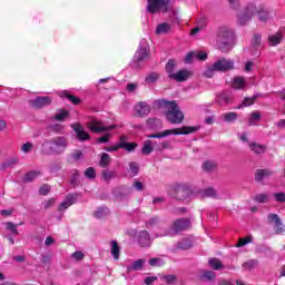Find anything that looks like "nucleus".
I'll use <instances>...</instances> for the list:
<instances>
[{"mask_svg":"<svg viewBox=\"0 0 285 285\" xmlns=\"http://www.w3.org/2000/svg\"><path fill=\"white\" fill-rule=\"evenodd\" d=\"M88 126L91 132H108L109 130H115V128H118L117 125L106 126L104 121L96 118L91 119L88 122Z\"/></svg>","mask_w":285,"mask_h":285,"instance_id":"nucleus-7","label":"nucleus"},{"mask_svg":"<svg viewBox=\"0 0 285 285\" xmlns=\"http://www.w3.org/2000/svg\"><path fill=\"white\" fill-rule=\"evenodd\" d=\"M156 106L165 112L169 124H179V109H177V102L159 99L156 100Z\"/></svg>","mask_w":285,"mask_h":285,"instance_id":"nucleus-2","label":"nucleus"},{"mask_svg":"<svg viewBox=\"0 0 285 285\" xmlns=\"http://www.w3.org/2000/svg\"><path fill=\"white\" fill-rule=\"evenodd\" d=\"M193 59H196L195 51H189L185 57V63H193Z\"/></svg>","mask_w":285,"mask_h":285,"instance_id":"nucleus-64","label":"nucleus"},{"mask_svg":"<svg viewBox=\"0 0 285 285\" xmlns=\"http://www.w3.org/2000/svg\"><path fill=\"white\" fill-rule=\"evenodd\" d=\"M195 57L198 61H206V59H208V53L205 51H195Z\"/></svg>","mask_w":285,"mask_h":285,"instance_id":"nucleus-61","label":"nucleus"},{"mask_svg":"<svg viewBox=\"0 0 285 285\" xmlns=\"http://www.w3.org/2000/svg\"><path fill=\"white\" fill-rule=\"evenodd\" d=\"M159 77L160 75L158 72H150L146 76L145 82L148 85L157 83V81H159Z\"/></svg>","mask_w":285,"mask_h":285,"instance_id":"nucleus-37","label":"nucleus"},{"mask_svg":"<svg viewBox=\"0 0 285 285\" xmlns=\"http://www.w3.org/2000/svg\"><path fill=\"white\" fill-rule=\"evenodd\" d=\"M165 70L167 72L169 81H179V67L177 60L170 59L166 63Z\"/></svg>","mask_w":285,"mask_h":285,"instance_id":"nucleus-8","label":"nucleus"},{"mask_svg":"<svg viewBox=\"0 0 285 285\" xmlns=\"http://www.w3.org/2000/svg\"><path fill=\"white\" fill-rule=\"evenodd\" d=\"M135 112L138 117H147V115H150V105H148V102L140 101L135 106Z\"/></svg>","mask_w":285,"mask_h":285,"instance_id":"nucleus-13","label":"nucleus"},{"mask_svg":"<svg viewBox=\"0 0 285 285\" xmlns=\"http://www.w3.org/2000/svg\"><path fill=\"white\" fill-rule=\"evenodd\" d=\"M252 242H253V236H246L243 238H238L236 248H242V247L246 246V244H250Z\"/></svg>","mask_w":285,"mask_h":285,"instance_id":"nucleus-45","label":"nucleus"},{"mask_svg":"<svg viewBox=\"0 0 285 285\" xmlns=\"http://www.w3.org/2000/svg\"><path fill=\"white\" fill-rule=\"evenodd\" d=\"M116 175L117 174L112 170L105 169L102 171V178L105 179V181H110V179H114Z\"/></svg>","mask_w":285,"mask_h":285,"instance_id":"nucleus-51","label":"nucleus"},{"mask_svg":"<svg viewBox=\"0 0 285 285\" xmlns=\"http://www.w3.org/2000/svg\"><path fill=\"white\" fill-rule=\"evenodd\" d=\"M215 72H217V69H215V65H213L205 70L204 77L213 79V77H215Z\"/></svg>","mask_w":285,"mask_h":285,"instance_id":"nucleus-50","label":"nucleus"},{"mask_svg":"<svg viewBox=\"0 0 285 285\" xmlns=\"http://www.w3.org/2000/svg\"><path fill=\"white\" fill-rule=\"evenodd\" d=\"M282 39H284V35H282V32H276L268 37L271 46H279V43H282Z\"/></svg>","mask_w":285,"mask_h":285,"instance_id":"nucleus-30","label":"nucleus"},{"mask_svg":"<svg viewBox=\"0 0 285 285\" xmlns=\"http://www.w3.org/2000/svg\"><path fill=\"white\" fill-rule=\"evenodd\" d=\"M213 65L217 72H228V70H233V68H235V61L226 58H220Z\"/></svg>","mask_w":285,"mask_h":285,"instance_id":"nucleus-9","label":"nucleus"},{"mask_svg":"<svg viewBox=\"0 0 285 285\" xmlns=\"http://www.w3.org/2000/svg\"><path fill=\"white\" fill-rule=\"evenodd\" d=\"M218 165L215 160H205L202 165L203 173H208L209 175L216 173Z\"/></svg>","mask_w":285,"mask_h":285,"instance_id":"nucleus-18","label":"nucleus"},{"mask_svg":"<svg viewBox=\"0 0 285 285\" xmlns=\"http://www.w3.org/2000/svg\"><path fill=\"white\" fill-rule=\"evenodd\" d=\"M267 222H269V224H274L276 235H282V233H285V225L282 223V219L277 214H269L267 216Z\"/></svg>","mask_w":285,"mask_h":285,"instance_id":"nucleus-10","label":"nucleus"},{"mask_svg":"<svg viewBox=\"0 0 285 285\" xmlns=\"http://www.w3.org/2000/svg\"><path fill=\"white\" fill-rule=\"evenodd\" d=\"M108 164H110V155H108L107 153H104L100 158V166L102 168H106Z\"/></svg>","mask_w":285,"mask_h":285,"instance_id":"nucleus-52","label":"nucleus"},{"mask_svg":"<svg viewBox=\"0 0 285 285\" xmlns=\"http://www.w3.org/2000/svg\"><path fill=\"white\" fill-rule=\"evenodd\" d=\"M127 173L129 177H137L139 175V164L135 161L130 163Z\"/></svg>","mask_w":285,"mask_h":285,"instance_id":"nucleus-32","label":"nucleus"},{"mask_svg":"<svg viewBox=\"0 0 285 285\" xmlns=\"http://www.w3.org/2000/svg\"><path fill=\"white\" fill-rule=\"evenodd\" d=\"M155 148L153 147L151 140H146L142 145L141 153L142 155H150Z\"/></svg>","mask_w":285,"mask_h":285,"instance_id":"nucleus-43","label":"nucleus"},{"mask_svg":"<svg viewBox=\"0 0 285 285\" xmlns=\"http://www.w3.org/2000/svg\"><path fill=\"white\" fill-rule=\"evenodd\" d=\"M35 148V145L32 142H26L20 147L21 153H24L28 155L32 149Z\"/></svg>","mask_w":285,"mask_h":285,"instance_id":"nucleus-56","label":"nucleus"},{"mask_svg":"<svg viewBox=\"0 0 285 285\" xmlns=\"http://www.w3.org/2000/svg\"><path fill=\"white\" fill-rule=\"evenodd\" d=\"M110 137H112V134L106 132L104 136L97 139V144H108V141H110Z\"/></svg>","mask_w":285,"mask_h":285,"instance_id":"nucleus-57","label":"nucleus"},{"mask_svg":"<svg viewBox=\"0 0 285 285\" xmlns=\"http://www.w3.org/2000/svg\"><path fill=\"white\" fill-rule=\"evenodd\" d=\"M193 246V236H185L179 243L180 250H188Z\"/></svg>","mask_w":285,"mask_h":285,"instance_id":"nucleus-29","label":"nucleus"},{"mask_svg":"<svg viewBox=\"0 0 285 285\" xmlns=\"http://www.w3.org/2000/svg\"><path fill=\"white\" fill-rule=\"evenodd\" d=\"M257 8H262V12H256V14H258V19L259 21L266 22L268 19H271V11H268V9H266V7L264 6H259Z\"/></svg>","mask_w":285,"mask_h":285,"instance_id":"nucleus-33","label":"nucleus"},{"mask_svg":"<svg viewBox=\"0 0 285 285\" xmlns=\"http://www.w3.org/2000/svg\"><path fill=\"white\" fill-rule=\"evenodd\" d=\"M199 130V127L183 126L179 128V135H193Z\"/></svg>","mask_w":285,"mask_h":285,"instance_id":"nucleus-34","label":"nucleus"},{"mask_svg":"<svg viewBox=\"0 0 285 285\" xmlns=\"http://www.w3.org/2000/svg\"><path fill=\"white\" fill-rule=\"evenodd\" d=\"M208 264L214 271H223L224 268V264H222V261H219V258H212L208 261Z\"/></svg>","mask_w":285,"mask_h":285,"instance_id":"nucleus-36","label":"nucleus"},{"mask_svg":"<svg viewBox=\"0 0 285 285\" xmlns=\"http://www.w3.org/2000/svg\"><path fill=\"white\" fill-rule=\"evenodd\" d=\"M110 245H111V255H112L114 259H116V261L119 259V255H121L119 244H117V240H111Z\"/></svg>","mask_w":285,"mask_h":285,"instance_id":"nucleus-35","label":"nucleus"},{"mask_svg":"<svg viewBox=\"0 0 285 285\" xmlns=\"http://www.w3.org/2000/svg\"><path fill=\"white\" fill-rule=\"evenodd\" d=\"M6 229L11 233V235H19V232L17 230V225L12 223H4Z\"/></svg>","mask_w":285,"mask_h":285,"instance_id":"nucleus-54","label":"nucleus"},{"mask_svg":"<svg viewBox=\"0 0 285 285\" xmlns=\"http://www.w3.org/2000/svg\"><path fill=\"white\" fill-rule=\"evenodd\" d=\"M199 277H200L202 282H214V279H216L217 275L213 271L202 269Z\"/></svg>","mask_w":285,"mask_h":285,"instance_id":"nucleus-23","label":"nucleus"},{"mask_svg":"<svg viewBox=\"0 0 285 285\" xmlns=\"http://www.w3.org/2000/svg\"><path fill=\"white\" fill-rule=\"evenodd\" d=\"M173 8V0H147V12L157 14V12H168Z\"/></svg>","mask_w":285,"mask_h":285,"instance_id":"nucleus-4","label":"nucleus"},{"mask_svg":"<svg viewBox=\"0 0 285 285\" xmlns=\"http://www.w3.org/2000/svg\"><path fill=\"white\" fill-rule=\"evenodd\" d=\"M137 242L139 246L146 248V246H150V234L147 230H140L137 233Z\"/></svg>","mask_w":285,"mask_h":285,"instance_id":"nucleus-14","label":"nucleus"},{"mask_svg":"<svg viewBox=\"0 0 285 285\" xmlns=\"http://www.w3.org/2000/svg\"><path fill=\"white\" fill-rule=\"evenodd\" d=\"M39 175H41L40 170H31L24 175L23 179L24 181H35Z\"/></svg>","mask_w":285,"mask_h":285,"instance_id":"nucleus-42","label":"nucleus"},{"mask_svg":"<svg viewBox=\"0 0 285 285\" xmlns=\"http://www.w3.org/2000/svg\"><path fill=\"white\" fill-rule=\"evenodd\" d=\"M257 264H259L257 259H249L243 264V268H245V271H253V268H256Z\"/></svg>","mask_w":285,"mask_h":285,"instance_id":"nucleus-47","label":"nucleus"},{"mask_svg":"<svg viewBox=\"0 0 285 285\" xmlns=\"http://www.w3.org/2000/svg\"><path fill=\"white\" fill-rule=\"evenodd\" d=\"M179 234V219L175 220L173 226L169 227V230H167L165 234L157 235V237H166L167 235L169 237H175V235Z\"/></svg>","mask_w":285,"mask_h":285,"instance_id":"nucleus-21","label":"nucleus"},{"mask_svg":"<svg viewBox=\"0 0 285 285\" xmlns=\"http://www.w3.org/2000/svg\"><path fill=\"white\" fill-rule=\"evenodd\" d=\"M224 117V121H226V124H235V121H237V112L232 111V112H225L223 115Z\"/></svg>","mask_w":285,"mask_h":285,"instance_id":"nucleus-39","label":"nucleus"},{"mask_svg":"<svg viewBox=\"0 0 285 285\" xmlns=\"http://www.w3.org/2000/svg\"><path fill=\"white\" fill-rule=\"evenodd\" d=\"M256 204H268V195L267 194H257L253 198Z\"/></svg>","mask_w":285,"mask_h":285,"instance_id":"nucleus-44","label":"nucleus"},{"mask_svg":"<svg viewBox=\"0 0 285 285\" xmlns=\"http://www.w3.org/2000/svg\"><path fill=\"white\" fill-rule=\"evenodd\" d=\"M159 222H160L159 216H154V217L149 218V220L146 224L149 228H154V226H157V224H159Z\"/></svg>","mask_w":285,"mask_h":285,"instance_id":"nucleus-59","label":"nucleus"},{"mask_svg":"<svg viewBox=\"0 0 285 285\" xmlns=\"http://www.w3.org/2000/svg\"><path fill=\"white\" fill-rule=\"evenodd\" d=\"M166 264V261H164V258H151L149 259V265L150 266H164Z\"/></svg>","mask_w":285,"mask_h":285,"instance_id":"nucleus-53","label":"nucleus"},{"mask_svg":"<svg viewBox=\"0 0 285 285\" xmlns=\"http://www.w3.org/2000/svg\"><path fill=\"white\" fill-rule=\"evenodd\" d=\"M19 156H12L7 160L6 166H16V164H19Z\"/></svg>","mask_w":285,"mask_h":285,"instance_id":"nucleus-62","label":"nucleus"},{"mask_svg":"<svg viewBox=\"0 0 285 285\" xmlns=\"http://www.w3.org/2000/svg\"><path fill=\"white\" fill-rule=\"evenodd\" d=\"M256 101H257V96H254L252 98L245 97L243 99V105L238 106L237 109L242 108V106H245L246 108H248V106H253Z\"/></svg>","mask_w":285,"mask_h":285,"instance_id":"nucleus-46","label":"nucleus"},{"mask_svg":"<svg viewBox=\"0 0 285 285\" xmlns=\"http://www.w3.org/2000/svg\"><path fill=\"white\" fill-rule=\"evenodd\" d=\"M52 102V98L46 97H38L33 100L35 108H43L45 106H50Z\"/></svg>","mask_w":285,"mask_h":285,"instance_id":"nucleus-22","label":"nucleus"},{"mask_svg":"<svg viewBox=\"0 0 285 285\" xmlns=\"http://www.w3.org/2000/svg\"><path fill=\"white\" fill-rule=\"evenodd\" d=\"M248 148L252 153H254V155H264V153L267 150L266 145H262L255 141L249 142Z\"/></svg>","mask_w":285,"mask_h":285,"instance_id":"nucleus-17","label":"nucleus"},{"mask_svg":"<svg viewBox=\"0 0 285 285\" xmlns=\"http://www.w3.org/2000/svg\"><path fill=\"white\" fill-rule=\"evenodd\" d=\"M148 59H150V45L147 39H141L138 50L134 56V61L141 63L142 61H148Z\"/></svg>","mask_w":285,"mask_h":285,"instance_id":"nucleus-6","label":"nucleus"},{"mask_svg":"<svg viewBox=\"0 0 285 285\" xmlns=\"http://www.w3.org/2000/svg\"><path fill=\"white\" fill-rule=\"evenodd\" d=\"M275 202H277L278 204H284L285 203V194L284 191H281V193H275L273 195Z\"/></svg>","mask_w":285,"mask_h":285,"instance_id":"nucleus-58","label":"nucleus"},{"mask_svg":"<svg viewBox=\"0 0 285 285\" xmlns=\"http://www.w3.org/2000/svg\"><path fill=\"white\" fill-rule=\"evenodd\" d=\"M55 117H56L57 121H63V119H66L68 117V111L61 110L58 114H56Z\"/></svg>","mask_w":285,"mask_h":285,"instance_id":"nucleus-63","label":"nucleus"},{"mask_svg":"<svg viewBox=\"0 0 285 285\" xmlns=\"http://www.w3.org/2000/svg\"><path fill=\"white\" fill-rule=\"evenodd\" d=\"M273 175V171L271 169H257L254 174V179L257 183L264 181V179H268Z\"/></svg>","mask_w":285,"mask_h":285,"instance_id":"nucleus-16","label":"nucleus"},{"mask_svg":"<svg viewBox=\"0 0 285 285\" xmlns=\"http://www.w3.org/2000/svg\"><path fill=\"white\" fill-rule=\"evenodd\" d=\"M204 197L217 198V190L213 187H207L203 191Z\"/></svg>","mask_w":285,"mask_h":285,"instance_id":"nucleus-48","label":"nucleus"},{"mask_svg":"<svg viewBox=\"0 0 285 285\" xmlns=\"http://www.w3.org/2000/svg\"><path fill=\"white\" fill-rule=\"evenodd\" d=\"M170 135H179V129H166L159 134L149 135V139H164V137H170Z\"/></svg>","mask_w":285,"mask_h":285,"instance_id":"nucleus-19","label":"nucleus"},{"mask_svg":"<svg viewBox=\"0 0 285 285\" xmlns=\"http://www.w3.org/2000/svg\"><path fill=\"white\" fill-rule=\"evenodd\" d=\"M257 12L262 14V12H264V9L257 8V6L253 3L247 4L244 12L238 16V23L240 26H246V23H248V21H250V19H253V17L257 14Z\"/></svg>","mask_w":285,"mask_h":285,"instance_id":"nucleus-5","label":"nucleus"},{"mask_svg":"<svg viewBox=\"0 0 285 285\" xmlns=\"http://www.w3.org/2000/svg\"><path fill=\"white\" fill-rule=\"evenodd\" d=\"M71 128L76 132V137L77 139H79V141H86L90 139V135L86 130H83L81 124H73L71 125Z\"/></svg>","mask_w":285,"mask_h":285,"instance_id":"nucleus-12","label":"nucleus"},{"mask_svg":"<svg viewBox=\"0 0 285 285\" xmlns=\"http://www.w3.org/2000/svg\"><path fill=\"white\" fill-rule=\"evenodd\" d=\"M75 202H77V195L69 194L65 198V200L60 204V206L58 207V210L60 213L63 210H68V208H70V206H72V204H75Z\"/></svg>","mask_w":285,"mask_h":285,"instance_id":"nucleus-15","label":"nucleus"},{"mask_svg":"<svg viewBox=\"0 0 285 285\" xmlns=\"http://www.w3.org/2000/svg\"><path fill=\"white\" fill-rule=\"evenodd\" d=\"M193 77V71L187 69H180L179 70V81H188Z\"/></svg>","mask_w":285,"mask_h":285,"instance_id":"nucleus-41","label":"nucleus"},{"mask_svg":"<svg viewBox=\"0 0 285 285\" xmlns=\"http://www.w3.org/2000/svg\"><path fill=\"white\" fill-rule=\"evenodd\" d=\"M120 148H124L125 150H127L128 153H132V150H135L137 148V144L135 142H127V144H121Z\"/></svg>","mask_w":285,"mask_h":285,"instance_id":"nucleus-55","label":"nucleus"},{"mask_svg":"<svg viewBox=\"0 0 285 285\" xmlns=\"http://www.w3.org/2000/svg\"><path fill=\"white\" fill-rule=\"evenodd\" d=\"M261 120H262V114L259 111H253L249 115L248 126H255V121H261Z\"/></svg>","mask_w":285,"mask_h":285,"instance_id":"nucleus-40","label":"nucleus"},{"mask_svg":"<svg viewBox=\"0 0 285 285\" xmlns=\"http://www.w3.org/2000/svg\"><path fill=\"white\" fill-rule=\"evenodd\" d=\"M58 95H59V97H61V99L67 98L75 106H77V104L81 102V100L79 98L75 97L73 95H70L67 90L59 91Z\"/></svg>","mask_w":285,"mask_h":285,"instance_id":"nucleus-28","label":"nucleus"},{"mask_svg":"<svg viewBox=\"0 0 285 285\" xmlns=\"http://www.w3.org/2000/svg\"><path fill=\"white\" fill-rule=\"evenodd\" d=\"M85 177H87L88 179H95V177H97V173L95 171V168L92 167L87 168L85 171Z\"/></svg>","mask_w":285,"mask_h":285,"instance_id":"nucleus-60","label":"nucleus"},{"mask_svg":"<svg viewBox=\"0 0 285 285\" xmlns=\"http://www.w3.org/2000/svg\"><path fill=\"white\" fill-rule=\"evenodd\" d=\"M193 228V220L190 217H180L179 218V230H190Z\"/></svg>","mask_w":285,"mask_h":285,"instance_id":"nucleus-26","label":"nucleus"},{"mask_svg":"<svg viewBox=\"0 0 285 285\" xmlns=\"http://www.w3.org/2000/svg\"><path fill=\"white\" fill-rule=\"evenodd\" d=\"M160 281L165 282V284H175V282H177V276H175V275H161Z\"/></svg>","mask_w":285,"mask_h":285,"instance_id":"nucleus-49","label":"nucleus"},{"mask_svg":"<svg viewBox=\"0 0 285 285\" xmlns=\"http://www.w3.org/2000/svg\"><path fill=\"white\" fill-rule=\"evenodd\" d=\"M144 264H146L145 259H137L131 265L127 266V273L141 271L144 268Z\"/></svg>","mask_w":285,"mask_h":285,"instance_id":"nucleus-25","label":"nucleus"},{"mask_svg":"<svg viewBox=\"0 0 285 285\" xmlns=\"http://www.w3.org/2000/svg\"><path fill=\"white\" fill-rule=\"evenodd\" d=\"M110 216V209L106 206H100L94 212V217L96 219H106Z\"/></svg>","mask_w":285,"mask_h":285,"instance_id":"nucleus-20","label":"nucleus"},{"mask_svg":"<svg viewBox=\"0 0 285 285\" xmlns=\"http://www.w3.org/2000/svg\"><path fill=\"white\" fill-rule=\"evenodd\" d=\"M68 148V139L66 137H55L51 140L42 142L43 155H63Z\"/></svg>","mask_w":285,"mask_h":285,"instance_id":"nucleus-1","label":"nucleus"},{"mask_svg":"<svg viewBox=\"0 0 285 285\" xmlns=\"http://www.w3.org/2000/svg\"><path fill=\"white\" fill-rule=\"evenodd\" d=\"M168 195L173 199H177V197L179 196V184L170 185L168 187Z\"/></svg>","mask_w":285,"mask_h":285,"instance_id":"nucleus-38","label":"nucleus"},{"mask_svg":"<svg viewBox=\"0 0 285 285\" xmlns=\"http://www.w3.org/2000/svg\"><path fill=\"white\" fill-rule=\"evenodd\" d=\"M232 99L233 98L230 96L223 92L217 96L216 101H217V104H219V106H228V104H230Z\"/></svg>","mask_w":285,"mask_h":285,"instance_id":"nucleus-31","label":"nucleus"},{"mask_svg":"<svg viewBox=\"0 0 285 285\" xmlns=\"http://www.w3.org/2000/svg\"><path fill=\"white\" fill-rule=\"evenodd\" d=\"M245 87H246V80L244 79V77L238 76L233 79L232 88H234L235 90H242Z\"/></svg>","mask_w":285,"mask_h":285,"instance_id":"nucleus-27","label":"nucleus"},{"mask_svg":"<svg viewBox=\"0 0 285 285\" xmlns=\"http://www.w3.org/2000/svg\"><path fill=\"white\" fill-rule=\"evenodd\" d=\"M193 195H195V186L187 184V183H183L179 186V199L180 202L184 199H188V197H193Z\"/></svg>","mask_w":285,"mask_h":285,"instance_id":"nucleus-11","label":"nucleus"},{"mask_svg":"<svg viewBox=\"0 0 285 285\" xmlns=\"http://www.w3.org/2000/svg\"><path fill=\"white\" fill-rule=\"evenodd\" d=\"M216 41L219 50L228 52L233 48V41H235V31L228 29V27L218 28Z\"/></svg>","mask_w":285,"mask_h":285,"instance_id":"nucleus-3","label":"nucleus"},{"mask_svg":"<svg viewBox=\"0 0 285 285\" xmlns=\"http://www.w3.org/2000/svg\"><path fill=\"white\" fill-rule=\"evenodd\" d=\"M155 32L156 35H168V32H173V26L167 22L159 23Z\"/></svg>","mask_w":285,"mask_h":285,"instance_id":"nucleus-24","label":"nucleus"}]
</instances>
